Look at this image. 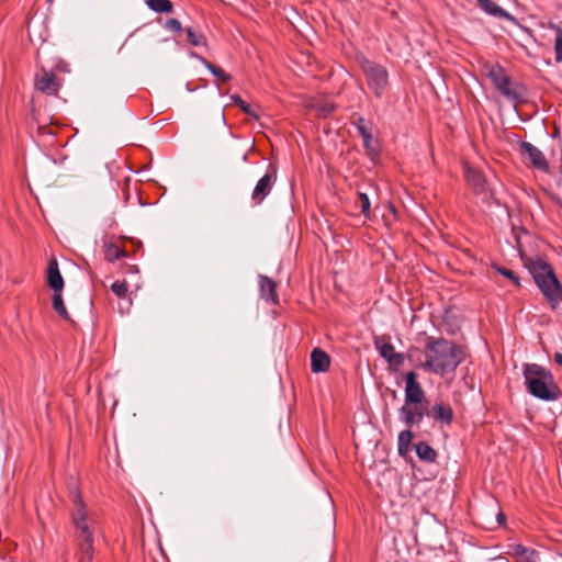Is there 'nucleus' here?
<instances>
[{
	"label": "nucleus",
	"instance_id": "nucleus-37",
	"mask_svg": "<svg viewBox=\"0 0 562 562\" xmlns=\"http://www.w3.org/2000/svg\"><path fill=\"white\" fill-rule=\"evenodd\" d=\"M488 562H509V561L504 557H497V558L491 559Z\"/></svg>",
	"mask_w": 562,
	"mask_h": 562
},
{
	"label": "nucleus",
	"instance_id": "nucleus-28",
	"mask_svg": "<svg viewBox=\"0 0 562 562\" xmlns=\"http://www.w3.org/2000/svg\"><path fill=\"white\" fill-rule=\"evenodd\" d=\"M554 30L557 32V37L554 41L555 60L560 63L562 61V29L554 26Z\"/></svg>",
	"mask_w": 562,
	"mask_h": 562
},
{
	"label": "nucleus",
	"instance_id": "nucleus-11",
	"mask_svg": "<svg viewBox=\"0 0 562 562\" xmlns=\"http://www.w3.org/2000/svg\"><path fill=\"white\" fill-rule=\"evenodd\" d=\"M35 87L46 94H56L59 89L57 77L52 71L42 70L35 77Z\"/></svg>",
	"mask_w": 562,
	"mask_h": 562
},
{
	"label": "nucleus",
	"instance_id": "nucleus-5",
	"mask_svg": "<svg viewBox=\"0 0 562 562\" xmlns=\"http://www.w3.org/2000/svg\"><path fill=\"white\" fill-rule=\"evenodd\" d=\"M360 65L369 89L376 98H381L389 87L386 69L366 58H362Z\"/></svg>",
	"mask_w": 562,
	"mask_h": 562
},
{
	"label": "nucleus",
	"instance_id": "nucleus-18",
	"mask_svg": "<svg viewBox=\"0 0 562 562\" xmlns=\"http://www.w3.org/2000/svg\"><path fill=\"white\" fill-rule=\"evenodd\" d=\"M510 553L516 562H537L538 559V553L535 550L525 548L521 544L513 546Z\"/></svg>",
	"mask_w": 562,
	"mask_h": 562
},
{
	"label": "nucleus",
	"instance_id": "nucleus-15",
	"mask_svg": "<svg viewBox=\"0 0 562 562\" xmlns=\"http://www.w3.org/2000/svg\"><path fill=\"white\" fill-rule=\"evenodd\" d=\"M259 285H260V294H261V297L267 301V302H270V303H278V295H277V283L266 277V276H260L259 277Z\"/></svg>",
	"mask_w": 562,
	"mask_h": 562
},
{
	"label": "nucleus",
	"instance_id": "nucleus-8",
	"mask_svg": "<svg viewBox=\"0 0 562 562\" xmlns=\"http://www.w3.org/2000/svg\"><path fill=\"white\" fill-rule=\"evenodd\" d=\"M521 156L530 162V165L541 171L549 170V164L540 149L528 142L520 143Z\"/></svg>",
	"mask_w": 562,
	"mask_h": 562
},
{
	"label": "nucleus",
	"instance_id": "nucleus-14",
	"mask_svg": "<svg viewBox=\"0 0 562 562\" xmlns=\"http://www.w3.org/2000/svg\"><path fill=\"white\" fill-rule=\"evenodd\" d=\"M47 282L54 292H61L64 288V279L60 274L58 262L55 258H52L48 263Z\"/></svg>",
	"mask_w": 562,
	"mask_h": 562
},
{
	"label": "nucleus",
	"instance_id": "nucleus-38",
	"mask_svg": "<svg viewBox=\"0 0 562 562\" xmlns=\"http://www.w3.org/2000/svg\"><path fill=\"white\" fill-rule=\"evenodd\" d=\"M497 520H498V522H499V524H502V522L505 520V516H504V514L499 513V514L497 515Z\"/></svg>",
	"mask_w": 562,
	"mask_h": 562
},
{
	"label": "nucleus",
	"instance_id": "nucleus-10",
	"mask_svg": "<svg viewBox=\"0 0 562 562\" xmlns=\"http://www.w3.org/2000/svg\"><path fill=\"white\" fill-rule=\"evenodd\" d=\"M425 393L417 382V374L415 372H408L406 375L405 386V404L404 405H417L420 404Z\"/></svg>",
	"mask_w": 562,
	"mask_h": 562
},
{
	"label": "nucleus",
	"instance_id": "nucleus-34",
	"mask_svg": "<svg viewBox=\"0 0 562 562\" xmlns=\"http://www.w3.org/2000/svg\"><path fill=\"white\" fill-rule=\"evenodd\" d=\"M165 27L172 32H180L182 29L180 21H178L177 19L167 20L165 23Z\"/></svg>",
	"mask_w": 562,
	"mask_h": 562
},
{
	"label": "nucleus",
	"instance_id": "nucleus-12",
	"mask_svg": "<svg viewBox=\"0 0 562 562\" xmlns=\"http://www.w3.org/2000/svg\"><path fill=\"white\" fill-rule=\"evenodd\" d=\"M424 414L425 411L420 404L403 405L400 409V415L408 427H412L415 424H419L424 417Z\"/></svg>",
	"mask_w": 562,
	"mask_h": 562
},
{
	"label": "nucleus",
	"instance_id": "nucleus-20",
	"mask_svg": "<svg viewBox=\"0 0 562 562\" xmlns=\"http://www.w3.org/2000/svg\"><path fill=\"white\" fill-rule=\"evenodd\" d=\"M93 558V542L77 543L78 562H91Z\"/></svg>",
	"mask_w": 562,
	"mask_h": 562
},
{
	"label": "nucleus",
	"instance_id": "nucleus-16",
	"mask_svg": "<svg viewBox=\"0 0 562 562\" xmlns=\"http://www.w3.org/2000/svg\"><path fill=\"white\" fill-rule=\"evenodd\" d=\"M329 364L330 360L325 351L319 348L313 349L311 353V368L313 372H325L328 370Z\"/></svg>",
	"mask_w": 562,
	"mask_h": 562
},
{
	"label": "nucleus",
	"instance_id": "nucleus-9",
	"mask_svg": "<svg viewBox=\"0 0 562 562\" xmlns=\"http://www.w3.org/2000/svg\"><path fill=\"white\" fill-rule=\"evenodd\" d=\"M276 180L277 176L274 169H272L270 172H267L262 178L259 179L251 194V200L255 205L262 203L266 196L271 192Z\"/></svg>",
	"mask_w": 562,
	"mask_h": 562
},
{
	"label": "nucleus",
	"instance_id": "nucleus-17",
	"mask_svg": "<svg viewBox=\"0 0 562 562\" xmlns=\"http://www.w3.org/2000/svg\"><path fill=\"white\" fill-rule=\"evenodd\" d=\"M479 5L482 10H484L486 13L499 18V19H506L513 23H516V19L505 11L503 8L498 7L495 2L492 0H477Z\"/></svg>",
	"mask_w": 562,
	"mask_h": 562
},
{
	"label": "nucleus",
	"instance_id": "nucleus-19",
	"mask_svg": "<svg viewBox=\"0 0 562 562\" xmlns=\"http://www.w3.org/2000/svg\"><path fill=\"white\" fill-rule=\"evenodd\" d=\"M467 182L477 192L484 191L485 180L481 172L472 168H465Z\"/></svg>",
	"mask_w": 562,
	"mask_h": 562
},
{
	"label": "nucleus",
	"instance_id": "nucleus-36",
	"mask_svg": "<svg viewBox=\"0 0 562 562\" xmlns=\"http://www.w3.org/2000/svg\"><path fill=\"white\" fill-rule=\"evenodd\" d=\"M554 360H555V362H557L559 366H561V367H562V353L557 352V353L554 355Z\"/></svg>",
	"mask_w": 562,
	"mask_h": 562
},
{
	"label": "nucleus",
	"instance_id": "nucleus-2",
	"mask_svg": "<svg viewBox=\"0 0 562 562\" xmlns=\"http://www.w3.org/2000/svg\"><path fill=\"white\" fill-rule=\"evenodd\" d=\"M70 501L76 542H94V537L99 532L97 516L86 507L76 486L70 488Z\"/></svg>",
	"mask_w": 562,
	"mask_h": 562
},
{
	"label": "nucleus",
	"instance_id": "nucleus-1",
	"mask_svg": "<svg viewBox=\"0 0 562 562\" xmlns=\"http://www.w3.org/2000/svg\"><path fill=\"white\" fill-rule=\"evenodd\" d=\"M424 369L438 374L453 371L463 358L462 350L446 339H428Z\"/></svg>",
	"mask_w": 562,
	"mask_h": 562
},
{
	"label": "nucleus",
	"instance_id": "nucleus-13",
	"mask_svg": "<svg viewBox=\"0 0 562 562\" xmlns=\"http://www.w3.org/2000/svg\"><path fill=\"white\" fill-rule=\"evenodd\" d=\"M428 416L445 425L451 424L453 419V412L449 404L437 403L428 412Z\"/></svg>",
	"mask_w": 562,
	"mask_h": 562
},
{
	"label": "nucleus",
	"instance_id": "nucleus-22",
	"mask_svg": "<svg viewBox=\"0 0 562 562\" xmlns=\"http://www.w3.org/2000/svg\"><path fill=\"white\" fill-rule=\"evenodd\" d=\"M147 7L158 13L172 12L173 5L169 0H145Z\"/></svg>",
	"mask_w": 562,
	"mask_h": 562
},
{
	"label": "nucleus",
	"instance_id": "nucleus-6",
	"mask_svg": "<svg viewBox=\"0 0 562 562\" xmlns=\"http://www.w3.org/2000/svg\"><path fill=\"white\" fill-rule=\"evenodd\" d=\"M483 70L495 88L507 99L515 101L520 98L519 93L510 87V80L503 67L495 64H485Z\"/></svg>",
	"mask_w": 562,
	"mask_h": 562
},
{
	"label": "nucleus",
	"instance_id": "nucleus-4",
	"mask_svg": "<svg viewBox=\"0 0 562 562\" xmlns=\"http://www.w3.org/2000/svg\"><path fill=\"white\" fill-rule=\"evenodd\" d=\"M530 272L541 290L542 294L549 301L554 310L562 302V284L558 280L552 267L543 261L532 262Z\"/></svg>",
	"mask_w": 562,
	"mask_h": 562
},
{
	"label": "nucleus",
	"instance_id": "nucleus-25",
	"mask_svg": "<svg viewBox=\"0 0 562 562\" xmlns=\"http://www.w3.org/2000/svg\"><path fill=\"white\" fill-rule=\"evenodd\" d=\"M53 307L59 316H61L65 319H69V315L64 304V300L61 297L60 292H54Z\"/></svg>",
	"mask_w": 562,
	"mask_h": 562
},
{
	"label": "nucleus",
	"instance_id": "nucleus-33",
	"mask_svg": "<svg viewBox=\"0 0 562 562\" xmlns=\"http://www.w3.org/2000/svg\"><path fill=\"white\" fill-rule=\"evenodd\" d=\"M316 110L321 116L325 117V116L329 115L335 110V105L333 103L325 102V103L319 104L316 108Z\"/></svg>",
	"mask_w": 562,
	"mask_h": 562
},
{
	"label": "nucleus",
	"instance_id": "nucleus-3",
	"mask_svg": "<svg viewBox=\"0 0 562 562\" xmlns=\"http://www.w3.org/2000/svg\"><path fill=\"white\" fill-rule=\"evenodd\" d=\"M527 390L535 397L552 401L558 397L559 390L552 374L538 364H526L524 369Z\"/></svg>",
	"mask_w": 562,
	"mask_h": 562
},
{
	"label": "nucleus",
	"instance_id": "nucleus-35",
	"mask_svg": "<svg viewBox=\"0 0 562 562\" xmlns=\"http://www.w3.org/2000/svg\"><path fill=\"white\" fill-rule=\"evenodd\" d=\"M496 270L503 274L504 277H506L507 279L512 280L515 284H519L518 282V278L516 277V274L514 273V271L509 270V269H506V268H501V267H496Z\"/></svg>",
	"mask_w": 562,
	"mask_h": 562
},
{
	"label": "nucleus",
	"instance_id": "nucleus-32",
	"mask_svg": "<svg viewBox=\"0 0 562 562\" xmlns=\"http://www.w3.org/2000/svg\"><path fill=\"white\" fill-rule=\"evenodd\" d=\"M187 33V40L189 43H191L194 46H199L204 44L203 37L201 35H198L194 33V31L190 27L186 30Z\"/></svg>",
	"mask_w": 562,
	"mask_h": 562
},
{
	"label": "nucleus",
	"instance_id": "nucleus-21",
	"mask_svg": "<svg viewBox=\"0 0 562 562\" xmlns=\"http://www.w3.org/2000/svg\"><path fill=\"white\" fill-rule=\"evenodd\" d=\"M415 448L420 460L426 462H434L436 460L437 452L428 443L418 442Z\"/></svg>",
	"mask_w": 562,
	"mask_h": 562
},
{
	"label": "nucleus",
	"instance_id": "nucleus-29",
	"mask_svg": "<svg viewBox=\"0 0 562 562\" xmlns=\"http://www.w3.org/2000/svg\"><path fill=\"white\" fill-rule=\"evenodd\" d=\"M232 100L236 105H238L246 114L257 119L256 112L250 108L248 103H246L239 95H232Z\"/></svg>",
	"mask_w": 562,
	"mask_h": 562
},
{
	"label": "nucleus",
	"instance_id": "nucleus-26",
	"mask_svg": "<svg viewBox=\"0 0 562 562\" xmlns=\"http://www.w3.org/2000/svg\"><path fill=\"white\" fill-rule=\"evenodd\" d=\"M104 255L106 260L109 261H115L122 257L126 256V252L122 250L119 246L110 244L105 245Z\"/></svg>",
	"mask_w": 562,
	"mask_h": 562
},
{
	"label": "nucleus",
	"instance_id": "nucleus-31",
	"mask_svg": "<svg viewBox=\"0 0 562 562\" xmlns=\"http://www.w3.org/2000/svg\"><path fill=\"white\" fill-rule=\"evenodd\" d=\"M111 290L114 294H116L119 297H125L127 293V284L125 281H115L111 285Z\"/></svg>",
	"mask_w": 562,
	"mask_h": 562
},
{
	"label": "nucleus",
	"instance_id": "nucleus-7",
	"mask_svg": "<svg viewBox=\"0 0 562 562\" xmlns=\"http://www.w3.org/2000/svg\"><path fill=\"white\" fill-rule=\"evenodd\" d=\"M374 347L379 351L380 356L384 358L389 363L400 366L404 361V356L394 351V347L391 344L389 336H375Z\"/></svg>",
	"mask_w": 562,
	"mask_h": 562
},
{
	"label": "nucleus",
	"instance_id": "nucleus-27",
	"mask_svg": "<svg viewBox=\"0 0 562 562\" xmlns=\"http://www.w3.org/2000/svg\"><path fill=\"white\" fill-rule=\"evenodd\" d=\"M203 64L212 72V75L216 77L218 81L226 82L231 79V76L226 74L221 67L215 66L205 59H203Z\"/></svg>",
	"mask_w": 562,
	"mask_h": 562
},
{
	"label": "nucleus",
	"instance_id": "nucleus-24",
	"mask_svg": "<svg viewBox=\"0 0 562 562\" xmlns=\"http://www.w3.org/2000/svg\"><path fill=\"white\" fill-rule=\"evenodd\" d=\"M413 439V434L411 430H403L398 435V452L402 456H405L409 451V445Z\"/></svg>",
	"mask_w": 562,
	"mask_h": 562
},
{
	"label": "nucleus",
	"instance_id": "nucleus-23",
	"mask_svg": "<svg viewBox=\"0 0 562 562\" xmlns=\"http://www.w3.org/2000/svg\"><path fill=\"white\" fill-rule=\"evenodd\" d=\"M359 133L362 136L363 144L370 155L378 153L376 142L373 139L371 133L363 125L358 126Z\"/></svg>",
	"mask_w": 562,
	"mask_h": 562
},
{
	"label": "nucleus",
	"instance_id": "nucleus-30",
	"mask_svg": "<svg viewBox=\"0 0 562 562\" xmlns=\"http://www.w3.org/2000/svg\"><path fill=\"white\" fill-rule=\"evenodd\" d=\"M358 204L360 206L361 213L368 217L370 214V200L366 193L358 194Z\"/></svg>",
	"mask_w": 562,
	"mask_h": 562
}]
</instances>
